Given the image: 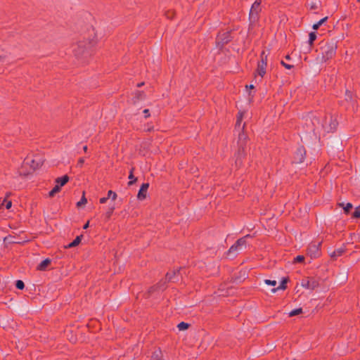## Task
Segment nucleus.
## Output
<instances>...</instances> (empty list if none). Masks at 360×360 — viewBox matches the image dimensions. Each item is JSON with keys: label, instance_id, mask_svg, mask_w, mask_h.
Wrapping results in <instances>:
<instances>
[{"label": "nucleus", "instance_id": "obj_1", "mask_svg": "<svg viewBox=\"0 0 360 360\" xmlns=\"http://www.w3.org/2000/svg\"><path fill=\"white\" fill-rule=\"evenodd\" d=\"M96 44V34L94 30L84 32L72 44V51L79 65H85L89 63L93 55L91 49Z\"/></svg>", "mask_w": 360, "mask_h": 360}, {"label": "nucleus", "instance_id": "obj_2", "mask_svg": "<svg viewBox=\"0 0 360 360\" xmlns=\"http://www.w3.org/2000/svg\"><path fill=\"white\" fill-rule=\"evenodd\" d=\"M245 124H243L242 132L238 135V139L237 141V150L235 152V165L237 168L242 167L243 160H245L247 152V144L248 141V136L244 133Z\"/></svg>", "mask_w": 360, "mask_h": 360}, {"label": "nucleus", "instance_id": "obj_3", "mask_svg": "<svg viewBox=\"0 0 360 360\" xmlns=\"http://www.w3.org/2000/svg\"><path fill=\"white\" fill-rule=\"evenodd\" d=\"M338 44L334 41H323L320 43V53L321 56L316 58L319 63H323L331 60L335 57Z\"/></svg>", "mask_w": 360, "mask_h": 360}, {"label": "nucleus", "instance_id": "obj_4", "mask_svg": "<svg viewBox=\"0 0 360 360\" xmlns=\"http://www.w3.org/2000/svg\"><path fill=\"white\" fill-rule=\"evenodd\" d=\"M338 124L339 123L336 115L329 112L325 113L321 126L326 132H335L338 129Z\"/></svg>", "mask_w": 360, "mask_h": 360}, {"label": "nucleus", "instance_id": "obj_5", "mask_svg": "<svg viewBox=\"0 0 360 360\" xmlns=\"http://www.w3.org/2000/svg\"><path fill=\"white\" fill-rule=\"evenodd\" d=\"M232 40L231 31L219 32L217 36L216 44L219 49H222L224 46Z\"/></svg>", "mask_w": 360, "mask_h": 360}, {"label": "nucleus", "instance_id": "obj_6", "mask_svg": "<svg viewBox=\"0 0 360 360\" xmlns=\"http://www.w3.org/2000/svg\"><path fill=\"white\" fill-rule=\"evenodd\" d=\"M260 58L261 60L257 63V68L255 75L256 76V74H257L261 77V78H263L266 74V69L267 67V56L265 55L264 51H262Z\"/></svg>", "mask_w": 360, "mask_h": 360}, {"label": "nucleus", "instance_id": "obj_7", "mask_svg": "<svg viewBox=\"0 0 360 360\" xmlns=\"http://www.w3.org/2000/svg\"><path fill=\"white\" fill-rule=\"evenodd\" d=\"M262 0H255L251 6L249 18L252 22H256L259 20V15L262 11Z\"/></svg>", "mask_w": 360, "mask_h": 360}, {"label": "nucleus", "instance_id": "obj_8", "mask_svg": "<svg viewBox=\"0 0 360 360\" xmlns=\"http://www.w3.org/2000/svg\"><path fill=\"white\" fill-rule=\"evenodd\" d=\"M301 285L306 289L313 290L319 286V282L313 278H307L302 281Z\"/></svg>", "mask_w": 360, "mask_h": 360}, {"label": "nucleus", "instance_id": "obj_9", "mask_svg": "<svg viewBox=\"0 0 360 360\" xmlns=\"http://www.w3.org/2000/svg\"><path fill=\"white\" fill-rule=\"evenodd\" d=\"M245 238H241L238 239L235 244H233L229 250L228 254L235 252L240 250L243 247L245 246Z\"/></svg>", "mask_w": 360, "mask_h": 360}, {"label": "nucleus", "instance_id": "obj_10", "mask_svg": "<svg viewBox=\"0 0 360 360\" xmlns=\"http://www.w3.org/2000/svg\"><path fill=\"white\" fill-rule=\"evenodd\" d=\"M148 188H149L148 183H143L141 185V186L139 191L138 195H137V198L139 200H143L146 198L147 191H148Z\"/></svg>", "mask_w": 360, "mask_h": 360}, {"label": "nucleus", "instance_id": "obj_11", "mask_svg": "<svg viewBox=\"0 0 360 360\" xmlns=\"http://www.w3.org/2000/svg\"><path fill=\"white\" fill-rule=\"evenodd\" d=\"M308 254L311 257H316L319 255V245L311 244L308 248Z\"/></svg>", "mask_w": 360, "mask_h": 360}, {"label": "nucleus", "instance_id": "obj_12", "mask_svg": "<svg viewBox=\"0 0 360 360\" xmlns=\"http://www.w3.org/2000/svg\"><path fill=\"white\" fill-rule=\"evenodd\" d=\"M82 238H83V235H82V234L79 236H77L76 237V238L72 243L65 245L64 248L69 249V248H72L78 246L79 245V243H81Z\"/></svg>", "mask_w": 360, "mask_h": 360}, {"label": "nucleus", "instance_id": "obj_13", "mask_svg": "<svg viewBox=\"0 0 360 360\" xmlns=\"http://www.w3.org/2000/svg\"><path fill=\"white\" fill-rule=\"evenodd\" d=\"M69 176L67 174H65L61 177L56 178L55 182L56 185H59L60 187L61 188L69 181Z\"/></svg>", "mask_w": 360, "mask_h": 360}, {"label": "nucleus", "instance_id": "obj_14", "mask_svg": "<svg viewBox=\"0 0 360 360\" xmlns=\"http://www.w3.org/2000/svg\"><path fill=\"white\" fill-rule=\"evenodd\" d=\"M296 155L297 156L298 160L297 163H301L304 160L306 151L303 148H299L297 150Z\"/></svg>", "mask_w": 360, "mask_h": 360}, {"label": "nucleus", "instance_id": "obj_15", "mask_svg": "<svg viewBox=\"0 0 360 360\" xmlns=\"http://www.w3.org/2000/svg\"><path fill=\"white\" fill-rule=\"evenodd\" d=\"M146 97V94L143 91H136L134 94L133 102L136 103V102L143 100Z\"/></svg>", "mask_w": 360, "mask_h": 360}, {"label": "nucleus", "instance_id": "obj_16", "mask_svg": "<svg viewBox=\"0 0 360 360\" xmlns=\"http://www.w3.org/2000/svg\"><path fill=\"white\" fill-rule=\"evenodd\" d=\"M288 282V278H283L280 285L276 288L271 290L272 292H276L278 290H285L287 288V283Z\"/></svg>", "mask_w": 360, "mask_h": 360}, {"label": "nucleus", "instance_id": "obj_17", "mask_svg": "<svg viewBox=\"0 0 360 360\" xmlns=\"http://www.w3.org/2000/svg\"><path fill=\"white\" fill-rule=\"evenodd\" d=\"M50 263L51 261L49 259H46L39 264L37 269L40 271H44L46 269L48 265L50 264Z\"/></svg>", "mask_w": 360, "mask_h": 360}, {"label": "nucleus", "instance_id": "obj_18", "mask_svg": "<svg viewBox=\"0 0 360 360\" xmlns=\"http://www.w3.org/2000/svg\"><path fill=\"white\" fill-rule=\"evenodd\" d=\"M134 168H131L129 172V179H130V181L128 182L129 186H131L137 181V178L134 177Z\"/></svg>", "mask_w": 360, "mask_h": 360}, {"label": "nucleus", "instance_id": "obj_19", "mask_svg": "<svg viewBox=\"0 0 360 360\" xmlns=\"http://www.w3.org/2000/svg\"><path fill=\"white\" fill-rule=\"evenodd\" d=\"M165 15L167 19L172 20L176 15V11L173 9L167 11Z\"/></svg>", "mask_w": 360, "mask_h": 360}, {"label": "nucleus", "instance_id": "obj_20", "mask_svg": "<svg viewBox=\"0 0 360 360\" xmlns=\"http://www.w3.org/2000/svg\"><path fill=\"white\" fill-rule=\"evenodd\" d=\"M244 116V112L240 111L238 112L237 117H236V127H240L241 122L243 121Z\"/></svg>", "mask_w": 360, "mask_h": 360}, {"label": "nucleus", "instance_id": "obj_21", "mask_svg": "<svg viewBox=\"0 0 360 360\" xmlns=\"http://www.w3.org/2000/svg\"><path fill=\"white\" fill-rule=\"evenodd\" d=\"M60 191V187L59 185H56L53 189L49 192V196L53 198L56 193H58Z\"/></svg>", "mask_w": 360, "mask_h": 360}, {"label": "nucleus", "instance_id": "obj_22", "mask_svg": "<svg viewBox=\"0 0 360 360\" xmlns=\"http://www.w3.org/2000/svg\"><path fill=\"white\" fill-rule=\"evenodd\" d=\"M86 202H87V200L85 198V192L84 191L81 200L79 202H77V207H81L82 206L86 205Z\"/></svg>", "mask_w": 360, "mask_h": 360}, {"label": "nucleus", "instance_id": "obj_23", "mask_svg": "<svg viewBox=\"0 0 360 360\" xmlns=\"http://www.w3.org/2000/svg\"><path fill=\"white\" fill-rule=\"evenodd\" d=\"M339 205H340V207H343V209H344V210H345V212L346 214H348V213L350 212V210H351V209L352 208V207H353V206H352V203H350V202L347 203L345 207L344 206V203H340V204H339Z\"/></svg>", "mask_w": 360, "mask_h": 360}, {"label": "nucleus", "instance_id": "obj_24", "mask_svg": "<svg viewBox=\"0 0 360 360\" xmlns=\"http://www.w3.org/2000/svg\"><path fill=\"white\" fill-rule=\"evenodd\" d=\"M328 19V17H325L323 18H322L321 20H320L318 22L315 23L314 25H313V29L314 30H318L319 28V27L323 24Z\"/></svg>", "mask_w": 360, "mask_h": 360}, {"label": "nucleus", "instance_id": "obj_25", "mask_svg": "<svg viewBox=\"0 0 360 360\" xmlns=\"http://www.w3.org/2000/svg\"><path fill=\"white\" fill-rule=\"evenodd\" d=\"M189 324L185 322H181L177 325V328L179 330H185L188 329Z\"/></svg>", "mask_w": 360, "mask_h": 360}, {"label": "nucleus", "instance_id": "obj_26", "mask_svg": "<svg viewBox=\"0 0 360 360\" xmlns=\"http://www.w3.org/2000/svg\"><path fill=\"white\" fill-rule=\"evenodd\" d=\"M309 44L310 46H312L313 44H314V41L316 40V34L315 32H312L311 33H309Z\"/></svg>", "mask_w": 360, "mask_h": 360}, {"label": "nucleus", "instance_id": "obj_27", "mask_svg": "<svg viewBox=\"0 0 360 360\" xmlns=\"http://www.w3.org/2000/svg\"><path fill=\"white\" fill-rule=\"evenodd\" d=\"M353 218H360V205L355 208L354 212L352 213Z\"/></svg>", "mask_w": 360, "mask_h": 360}, {"label": "nucleus", "instance_id": "obj_28", "mask_svg": "<svg viewBox=\"0 0 360 360\" xmlns=\"http://www.w3.org/2000/svg\"><path fill=\"white\" fill-rule=\"evenodd\" d=\"M15 287L19 290H22L25 288V284L22 281L18 280L15 283Z\"/></svg>", "mask_w": 360, "mask_h": 360}, {"label": "nucleus", "instance_id": "obj_29", "mask_svg": "<svg viewBox=\"0 0 360 360\" xmlns=\"http://www.w3.org/2000/svg\"><path fill=\"white\" fill-rule=\"evenodd\" d=\"M1 205H4L6 207L7 210L10 209L12 206V202L11 200H6L4 199L3 202L1 203Z\"/></svg>", "mask_w": 360, "mask_h": 360}, {"label": "nucleus", "instance_id": "obj_30", "mask_svg": "<svg viewBox=\"0 0 360 360\" xmlns=\"http://www.w3.org/2000/svg\"><path fill=\"white\" fill-rule=\"evenodd\" d=\"M301 312H302V309H294V310L291 311L289 313V316L292 317V316H294L298 315V314H300Z\"/></svg>", "mask_w": 360, "mask_h": 360}, {"label": "nucleus", "instance_id": "obj_31", "mask_svg": "<svg viewBox=\"0 0 360 360\" xmlns=\"http://www.w3.org/2000/svg\"><path fill=\"white\" fill-rule=\"evenodd\" d=\"M304 260V257L302 255H298L294 259V263L302 262Z\"/></svg>", "mask_w": 360, "mask_h": 360}, {"label": "nucleus", "instance_id": "obj_32", "mask_svg": "<svg viewBox=\"0 0 360 360\" xmlns=\"http://www.w3.org/2000/svg\"><path fill=\"white\" fill-rule=\"evenodd\" d=\"M84 158H80L77 160V167H78L79 168H82L83 167V165H84Z\"/></svg>", "mask_w": 360, "mask_h": 360}, {"label": "nucleus", "instance_id": "obj_33", "mask_svg": "<svg viewBox=\"0 0 360 360\" xmlns=\"http://www.w3.org/2000/svg\"><path fill=\"white\" fill-rule=\"evenodd\" d=\"M281 64L286 69L288 70H291L292 68H293V65H290V64H288L286 63H285L283 60H281Z\"/></svg>", "mask_w": 360, "mask_h": 360}, {"label": "nucleus", "instance_id": "obj_34", "mask_svg": "<svg viewBox=\"0 0 360 360\" xmlns=\"http://www.w3.org/2000/svg\"><path fill=\"white\" fill-rule=\"evenodd\" d=\"M111 195H112V200H115L116 199V198H117V194L115 192H113L112 191L110 190L108 192V196L107 197H108V198H109L111 197Z\"/></svg>", "mask_w": 360, "mask_h": 360}, {"label": "nucleus", "instance_id": "obj_35", "mask_svg": "<svg viewBox=\"0 0 360 360\" xmlns=\"http://www.w3.org/2000/svg\"><path fill=\"white\" fill-rule=\"evenodd\" d=\"M264 283L266 285H272V286H275L277 283L276 281H271V280H269V279H266L264 281Z\"/></svg>", "mask_w": 360, "mask_h": 360}, {"label": "nucleus", "instance_id": "obj_36", "mask_svg": "<svg viewBox=\"0 0 360 360\" xmlns=\"http://www.w3.org/2000/svg\"><path fill=\"white\" fill-rule=\"evenodd\" d=\"M114 210V207H111L109 209V210L105 213V218L109 219L110 216L112 215Z\"/></svg>", "mask_w": 360, "mask_h": 360}, {"label": "nucleus", "instance_id": "obj_37", "mask_svg": "<svg viewBox=\"0 0 360 360\" xmlns=\"http://www.w3.org/2000/svg\"><path fill=\"white\" fill-rule=\"evenodd\" d=\"M143 113L145 115V118H148L150 116V111L148 109H145L143 110Z\"/></svg>", "mask_w": 360, "mask_h": 360}, {"label": "nucleus", "instance_id": "obj_38", "mask_svg": "<svg viewBox=\"0 0 360 360\" xmlns=\"http://www.w3.org/2000/svg\"><path fill=\"white\" fill-rule=\"evenodd\" d=\"M108 199V197L101 198H100L99 202H100V203L103 204V203L106 202Z\"/></svg>", "mask_w": 360, "mask_h": 360}, {"label": "nucleus", "instance_id": "obj_39", "mask_svg": "<svg viewBox=\"0 0 360 360\" xmlns=\"http://www.w3.org/2000/svg\"><path fill=\"white\" fill-rule=\"evenodd\" d=\"M317 8H318V7H317L316 4H314H314H312L311 5V6H310V9H311V10H315V9H316Z\"/></svg>", "mask_w": 360, "mask_h": 360}, {"label": "nucleus", "instance_id": "obj_40", "mask_svg": "<svg viewBox=\"0 0 360 360\" xmlns=\"http://www.w3.org/2000/svg\"><path fill=\"white\" fill-rule=\"evenodd\" d=\"M143 85H144V82H142L138 83L136 86H137V87L139 88V87L143 86Z\"/></svg>", "mask_w": 360, "mask_h": 360}, {"label": "nucleus", "instance_id": "obj_41", "mask_svg": "<svg viewBox=\"0 0 360 360\" xmlns=\"http://www.w3.org/2000/svg\"><path fill=\"white\" fill-rule=\"evenodd\" d=\"M246 88H249L250 89H253L255 88L254 85L252 84H250V85H246Z\"/></svg>", "mask_w": 360, "mask_h": 360}, {"label": "nucleus", "instance_id": "obj_42", "mask_svg": "<svg viewBox=\"0 0 360 360\" xmlns=\"http://www.w3.org/2000/svg\"><path fill=\"white\" fill-rule=\"evenodd\" d=\"M313 120H314L315 121H316L318 123L319 122V117H317L316 116H313Z\"/></svg>", "mask_w": 360, "mask_h": 360}, {"label": "nucleus", "instance_id": "obj_43", "mask_svg": "<svg viewBox=\"0 0 360 360\" xmlns=\"http://www.w3.org/2000/svg\"><path fill=\"white\" fill-rule=\"evenodd\" d=\"M87 150H88V147H87V146H84L83 147V150H84V153H86V152H87Z\"/></svg>", "mask_w": 360, "mask_h": 360}, {"label": "nucleus", "instance_id": "obj_44", "mask_svg": "<svg viewBox=\"0 0 360 360\" xmlns=\"http://www.w3.org/2000/svg\"><path fill=\"white\" fill-rule=\"evenodd\" d=\"M285 58V59H286V60H290V58H290V56L289 54L286 55Z\"/></svg>", "mask_w": 360, "mask_h": 360}, {"label": "nucleus", "instance_id": "obj_45", "mask_svg": "<svg viewBox=\"0 0 360 360\" xmlns=\"http://www.w3.org/2000/svg\"><path fill=\"white\" fill-rule=\"evenodd\" d=\"M153 130V127H151L147 129V131H151Z\"/></svg>", "mask_w": 360, "mask_h": 360}, {"label": "nucleus", "instance_id": "obj_46", "mask_svg": "<svg viewBox=\"0 0 360 360\" xmlns=\"http://www.w3.org/2000/svg\"><path fill=\"white\" fill-rule=\"evenodd\" d=\"M84 225L85 226L89 225V221H87Z\"/></svg>", "mask_w": 360, "mask_h": 360}, {"label": "nucleus", "instance_id": "obj_47", "mask_svg": "<svg viewBox=\"0 0 360 360\" xmlns=\"http://www.w3.org/2000/svg\"><path fill=\"white\" fill-rule=\"evenodd\" d=\"M335 255H336V253H335V252H333V255H331V257H335Z\"/></svg>", "mask_w": 360, "mask_h": 360}, {"label": "nucleus", "instance_id": "obj_48", "mask_svg": "<svg viewBox=\"0 0 360 360\" xmlns=\"http://www.w3.org/2000/svg\"><path fill=\"white\" fill-rule=\"evenodd\" d=\"M341 253H342V252L338 251V256H340V255H341Z\"/></svg>", "mask_w": 360, "mask_h": 360}, {"label": "nucleus", "instance_id": "obj_49", "mask_svg": "<svg viewBox=\"0 0 360 360\" xmlns=\"http://www.w3.org/2000/svg\"><path fill=\"white\" fill-rule=\"evenodd\" d=\"M358 2H360V0H357Z\"/></svg>", "mask_w": 360, "mask_h": 360}]
</instances>
